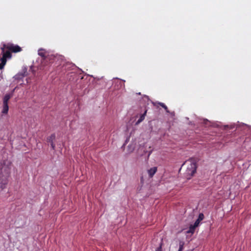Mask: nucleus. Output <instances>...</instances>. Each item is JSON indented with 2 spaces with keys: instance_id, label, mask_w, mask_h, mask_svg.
Returning <instances> with one entry per match:
<instances>
[{
  "instance_id": "7",
  "label": "nucleus",
  "mask_w": 251,
  "mask_h": 251,
  "mask_svg": "<svg viewBox=\"0 0 251 251\" xmlns=\"http://www.w3.org/2000/svg\"><path fill=\"white\" fill-rule=\"evenodd\" d=\"M146 113H147V111H145V112L141 115L140 117L139 118V119L138 120V121L136 123V125H138L139 123L142 122L145 119V116L146 115Z\"/></svg>"
},
{
  "instance_id": "18",
  "label": "nucleus",
  "mask_w": 251,
  "mask_h": 251,
  "mask_svg": "<svg viewBox=\"0 0 251 251\" xmlns=\"http://www.w3.org/2000/svg\"><path fill=\"white\" fill-rule=\"evenodd\" d=\"M155 251H162V245L161 244L160 246Z\"/></svg>"
},
{
  "instance_id": "14",
  "label": "nucleus",
  "mask_w": 251,
  "mask_h": 251,
  "mask_svg": "<svg viewBox=\"0 0 251 251\" xmlns=\"http://www.w3.org/2000/svg\"><path fill=\"white\" fill-rule=\"evenodd\" d=\"M201 221L198 218V219L195 221L194 224L193 225H194V226H195V227H197L199 224H200V223Z\"/></svg>"
},
{
  "instance_id": "13",
  "label": "nucleus",
  "mask_w": 251,
  "mask_h": 251,
  "mask_svg": "<svg viewBox=\"0 0 251 251\" xmlns=\"http://www.w3.org/2000/svg\"><path fill=\"white\" fill-rule=\"evenodd\" d=\"M6 59H7L6 58H5L3 56H2L0 58L1 63H2V64H4V65H5L6 63Z\"/></svg>"
},
{
  "instance_id": "2",
  "label": "nucleus",
  "mask_w": 251,
  "mask_h": 251,
  "mask_svg": "<svg viewBox=\"0 0 251 251\" xmlns=\"http://www.w3.org/2000/svg\"><path fill=\"white\" fill-rule=\"evenodd\" d=\"M39 56L42 57L41 64L43 67H46L58 59V57L52 54H50L47 51L43 49H40L38 51Z\"/></svg>"
},
{
  "instance_id": "4",
  "label": "nucleus",
  "mask_w": 251,
  "mask_h": 251,
  "mask_svg": "<svg viewBox=\"0 0 251 251\" xmlns=\"http://www.w3.org/2000/svg\"><path fill=\"white\" fill-rule=\"evenodd\" d=\"M4 47L9 51L14 53L19 52L22 50L21 48L18 45H14L13 44H8L6 46H5Z\"/></svg>"
},
{
  "instance_id": "10",
  "label": "nucleus",
  "mask_w": 251,
  "mask_h": 251,
  "mask_svg": "<svg viewBox=\"0 0 251 251\" xmlns=\"http://www.w3.org/2000/svg\"><path fill=\"white\" fill-rule=\"evenodd\" d=\"M196 227L194 226L193 225H191L189 226V228L188 230L187 231L188 233H191L193 234L195 232V229Z\"/></svg>"
},
{
  "instance_id": "11",
  "label": "nucleus",
  "mask_w": 251,
  "mask_h": 251,
  "mask_svg": "<svg viewBox=\"0 0 251 251\" xmlns=\"http://www.w3.org/2000/svg\"><path fill=\"white\" fill-rule=\"evenodd\" d=\"M11 98V96L9 94H6L3 98V103H8V102L10 99Z\"/></svg>"
},
{
  "instance_id": "8",
  "label": "nucleus",
  "mask_w": 251,
  "mask_h": 251,
  "mask_svg": "<svg viewBox=\"0 0 251 251\" xmlns=\"http://www.w3.org/2000/svg\"><path fill=\"white\" fill-rule=\"evenodd\" d=\"M9 110V107L8 103H3V109L2 111V113L3 114H7L8 113Z\"/></svg>"
},
{
  "instance_id": "19",
  "label": "nucleus",
  "mask_w": 251,
  "mask_h": 251,
  "mask_svg": "<svg viewBox=\"0 0 251 251\" xmlns=\"http://www.w3.org/2000/svg\"><path fill=\"white\" fill-rule=\"evenodd\" d=\"M50 144V145H51V147L52 150H54L55 146V144H54V143L53 142V143H51Z\"/></svg>"
},
{
  "instance_id": "16",
  "label": "nucleus",
  "mask_w": 251,
  "mask_h": 251,
  "mask_svg": "<svg viewBox=\"0 0 251 251\" xmlns=\"http://www.w3.org/2000/svg\"><path fill=\"white\" fill-rule=\"evenodd\" d=\"M198 219L201 221L204 219V215L202 213H200L199 215Z\"/></svg>"
},
{
  "instance_id": "21",
  "label": "nucleus",
  "mask_w": 251,
  "mask_h": 251,
  "mask_svg": "<svg viewBox=\"0 0 251 251\" xmlns=\"http://www.w3.org/2000/svg\"><path fill=\"white\" fill-rule=\"evenodd\" d=\"M151 152H152V151H149V153L148 154V157L151 154Z\"/></svg>"
},
{
  "instance_id": "20",
  "label": "nucleus",
  "mask_w": 251,
  "mask_h": 251,
  "mask_svg": "<svg viewBox=\"0 0 251 251\" xmlns=\"http://www.w3.org/2000/svg\"><path fill=\"white\" fill-rule=\"evenodd\" d=\"M5 66V65L4 64H2V63H0V69H2L4 67V66Z\"/></svg>"
},
{
  "instance_id": "1",
  "label": "nucleus",
  "mask_w": 251,
  "mask_h": 251,
  "mask_svg": "<svg viewBox=\"0 0 251 251\" xmlns=\"http://www.w3.org/2000/svg\"><path fill=\"white\" fill-rule=\"evenodd\" d=\"M11 163L8 160H3L1 163L0 171V192L6 188L10 175Z\"/></svg>"
},
{
  "instance_id": "9",
  "label": "nucleus",
  "mask_w": 251,
  "mask_h": 251,
  "mask_svg": "<svg viewBox=\"0 0 251 251\" xmlns=\"http://www.w3.org/2000/svg\"><path fill=\"white\" fill-rule=\"evenodd\" d=\"M55 138V134H52L49 137H48L47 138V142L50 143H53Z\"/></svg>"
},
{
  "instance_id": "12",
  "label": "nucleus",
  "mask_w": 251,
  "mask_h": 251,
  "mask_svg": "<svg viewBox=\"0 0 251 251\" xmlns=\"http://www.w3.org/2000/svg\"><path fill=\"white\" fill-rule=\"evenodd\" d=\"M158 104L160 106H161L162 107H163L166 111V112L167 113H169L170 111L169 110H168V107L164 103H162V102H158Z\"/></svg>"
},
{
  "instance_id": "3",
  "label": "nucleus",
  "mask_w": 251,
  "mask_h": 251,
  "mask_svg": "<svg viewBox=\"0 0 251 251\" xmlns=\"http://www.w3.org/2000/svg\"><path fill=\"white\" fill-rule=\"evenodd\" d=\"M183 167L186 168L185 177L187 179H190L196 172L197 165L196 162L193 159L186 161L181 166V168Z\"/></svg>"
},
{
  "instance_id": "17",
  "label": "nucleus",
  "mask_w": 251,
  "mask_h": 251,
  "mask_svg": "<svg viewBox=\"0 0 251 251\" xmlns=\"http://www.w3.org/2000/svg\"><path fill=\"white\" fill-rule=\"evenodd\" d=\"M183 250V243H180L179 250L178 251H182Z\"/></svg>"
},
{
  "instance_id": "5",
  "label": "nucleus",
  "mask_w": 251,
  "mask_h": 251,
  "mask_svg": "<svg viewBox=\"0 0 251 251\" xmlns=\"http://www.w3.org/2000/svg\"><path fill=\"white\" fill-rule=\"evenodd\" d=\"M157 171V168L156 167H153L148 170V173L150 177L151 178L153 177L154 175L156 173Z\"/></svg>"
},
{
  "instance_id": "6",
  "label": "nucleus",
  "mask_w": 251,
  "mask_h": 251,
  "mask_svg": "<svg viewBox=\"0 0 251 251\" xmlns=\"http://www.w3.org/2000/svg\"><path fill=\"white\" fill-rule=\"evenodd\" d=\"M2 51H3V55H2V56H3L4 57H5V58H10L12 56V54L10 52V51H9V50L6 51H4V49L3 48L2 49Z\"/></svg>"
},
{
  "instance_id": "15",
  "label": "nucleus",
  "mask_w": 251,
  "mask_h": 251,
  "mask_svg": "<svg viewBox=\"0 0 251 251\" xmlns=\"http://www.w3.org/2000/svg\"><path fill=\"white\" fill-rule=\"evenodd\" d=\"M201 221L198 218V219L195 221L194 224L193 225H194V226H195V227H197L199 224H200V223Z\"/></svg>"
}]
</instances>
